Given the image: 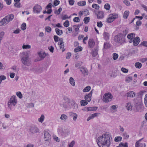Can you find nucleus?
<instances>
[{
	"label": "nucleus",
	"instance_id": "obj_1",
	"mask_svg": "<svg viewBox=\"0 0 147 147\" xmlns=\"http://www.w3.org/2000/svg\"><path fill=\"white\" fill-rule=\"evenodd\" d=\"M110 136L108 134H104L98 138L97 144L99 147H109L111 144Z\"/></svg>",
	"mask_w": 147,
	"mask_h": 147
},
{
	"label": "nucleus",
	"instance_id": "obj_2",
	"mask_svg": "<svg viewBox=\"0 0 147 147\" xmlns=\"http://www.w3.org/2000/svg\"><path fill=\"white\" fill-rule=\"evenodd\" d=\"M22 56L21 58L22 63L27 66H30L31 65V61L28 53L23 52L22 53Z\"/></svg>",
	"mask_w": 147,
	"mask_h": 147
},
{
	"label": "nucleus",
	"instance_id": "obj_3",
	"mask_svg": "<svg viewBox=\"0 0 147 147\" xmlns=\"http://www.w3.org/2000/svg\"><path fill=\"white\" fill-rule=\"evenodd\" d=\"M14 15L13 14H10L6 16L4 18L0 21V26H5L13 19Z\"/></svg>",
	"mask_w": 147,
	"mask_h": 147
},
{
	"label": "nucleus",
	"instance_id": "obj_4",
	"mask_svg": "<svg viewBox=\"0 0 147 147\" xmlns=\"http://www.w3.org/2000/svg\"><path fill=\"white\" fill-rule=\"evenodd\" d=\"M114 40L117 43L121 44L125 42V36L122 33H119L114 37Z\"/></svg>",
	"mask_w": 147,
	"mask_h": 147
},
{
	"label": "nucleus",
	"instance_id": "obj_5",
	"mask_svg": "<svg viewBox=\"0 0 147 147\" xmlns=\"http://www.w3.org/2000/svg\"><path fill=\"white\" fill-rule=\"evenodd\" d=\"M70 102L71 100L69 98L66 97H65L63 98L62 102L60 103V105L65 109H70L71 107Z\"/></svg>",
	"mask_w": 147,
	"mask_h": 147
},
{
	"label": "nucleus",
	"instance_id": "obj_6",
	"mask_svg": "<svg viewBox=\"0 0 147 147\" xmlns=\"http://www.w3.org/2000/svg\"><path fill=\"white\" fill-rule=\"evenodd\" d=\"M16 96H12L8 102V107L11 109V105L15 106L17 103V100L16 99Z\"/></svg>",
	"mask_w": 147,
	"mask_h": 147
},
{
	"label": "nucleus",
	"instance_id": "obj_7",
	"mask_svg": "<svg viewBox=\"0 0 147 147\" xmlns=\"http://www.w3.org/2000/svg\"><path fill=\"white\" fill-rule=\"evenodd\" d=\"M113 96L110 93H106L104 95L103 100L105 102H108L111 100Z\"/></svg>",
	"mask_w": 147,
	"mask_h": 147
},
{
	"label": "nucleus",
	"instance_id": "obj_8",
	"mask_svg": "<svg viewBox=\"0 0 147 147\" xmlns=\"http://www.w3.org/2000/svg\"><path fill=\"white\" fill-rule=\"evenodd\" d=\"M118 17L117 15L116 14H112L109 15V17L106 20V21L108 23L112 22Z\"/></svg>",
	"mask_w": 147,
	"mask_h": 147
},
{
	"label": "nucleus",
	"instance_id": "obj_9",
	"mask_svg": "<svg viewBox=\"0 0 147 147\" xmlns=\"http://www.w3.org/2000/svg\"><path fill=\"white\" fill-rule=\"evenodd\" d=\"M42 9V8L41 6L38 4H36L34 7L33 8V12L34 13H39Z\"/></svg>",
	"mask_w": 147,
	"mask_h": 147
},
{
	"label": "nucleus",
	"instance_id": "obj_10",
	"mask_svg": "<svg viewBox=\"0 0 147 147\" xmlns=\"http://www.w3.org/2000/svg\"><path fill=\"white\" fill-rule=\"evenodd\" d=\"M59 42H58V45H59V47L60 49L62 50V51L64 52L65 50V49L64 48V43L63 42V38H61L59 39Z\"/></svg>",
	"mask_w": 147,
	"mask_h": 147
},
{
	"label": "nucleus",
	"instance_id": "obj_11",
	"mask_svg": "<svg viewBox=\"0 0 147 147\" xmlns=\"http://www.w3.org/2000/svg\"><path fill=\"white\" fill-rule=\"evenodd\" d=\"M29 70L34 73H41L42 71V69L41 68H38L36 67L30 68Z\"/></svg>",
	"mask_w": 147,
	"mask_h": 147
},
{
	"label": "nucleus",
	"instance_id": "obj_12",
	"mask_svg": "<svg viewBox=\"0 0 147 147\" xmlns=\"http://www.w3.org/2000/svg\"><path fill=\"white\" fill-rule=\"evenodd\" d=\"M44 139L45 141H49L51 139V136L48 131H45Z\"/></svg>",
	"mask_w": 147,
	"mask_h": 147
},
{
	"label": "nucleus",
	"instance_id": "obj_13",
	"mask_svg": "<svg viewBox=\"0 0 147 147\" xmlns=\"http://www.w3.org/2000/svg\"><path fill=\"white\" fill-rule=\"evenodd\" d=\"M70 105V109L72 108L74 109H77L78 108L77 104L76 103L75 101L73 99L71 100Z\"/></svg>",
	"mask_w": 147,
	"mask_h": 147
},
{
	"label": "nucleus",
	"instance_id": "obj_14",
	"mask_svg": "<svg viewBox=\"0 0 147 147\" xmlns=\"http://www.w3.org/2000/svg\"><path fill=\"white\" fill-rule=\"evenodd\" d=\"M30 132L32 134L38 132L39 131V129L38 128L34 125L32 126L30 129Z\"/></svg>",
	"mask_w": 147,
	"mask_h": 147
},
{
	"label": "nucleus",
	"instance_id": "obj_15",
	"mask_svg": "<svg viewBox=\"0 0 147 147\" xmlns=\"http://www.w3.org/2000/svg\"><path fill=\"white\" fill-rule=\"evenodd\" d=\"M95 14L97 16L98 19H102L104 18V13L102 11H100L98 12L97 13L95 11Z\"/></svg>",
	"mask_w": 147,
	"mask_h": 147
},
{
	"label": "nucleus",
	"instance_id": "obj_16",
	"mask_svg": "<svg viewBox=\"0 0 147 147\" xmlns=\"http://www.w3.org/2000/svg\"><path fill=\"white\" fill-rule=\"evenodd\" d=\"M140 42V39L139 37L137 36L134 38L132 40L134 45L136 46H137Z\"/></svg>",
	"mask_w": 147,
	"mask_h": 147
},
{
	"label": "nucleus",
	"instance_id": "obj_17",
	"mask_svg": "<svg viewBox=\"0 0 147 147\" xmlns=\"http://www.w3.org/2000/svg\"><path fill=\"white\" fill-rule=\"evenodd\" d=\"M103 36L104 39L105 40L107 41L109 40L110 35L109 33L104 32L103 34Z\"/></svg>",
	"mask_w": 147,
	"mask_h": 147
},
{
	"label": "nucleus",
	"instance_id": "obj_18",
	"mask_svg": "<svg viewBox=\"0 0 147 147\" xmlns=\"http://www.w3.org/2000/svg\"><path fill=\"white\" fill-rule=\"evenodd\" d=\"M92 90L91 92L85 95L84 97L85 100L88 102H90L91 100V97L92 95Z\"/></svg>",
	"mask_w": 147,
	"mask_h": 147
},
{
	"label": "nucleus",
	"instance_id": "obj_19",
	"mask_svg": "<svg viewBox=\"0 0 147 147\" xmlns=\"http://www.w3.org/2000/svg\"><path fill=\"white\" fill-rule=\"evenodd\" d=\"M88 44L89 47L90 48H92L95 45V42L93 39H90L89 40Z\"/></svg>",
	"mask_w": 147,
	"mask_h": 147
},
{
	"label": "nucleus",
	"instance_id": "obj_20",
	"mask_svg": "<svg viewBox=\"0 0 147 147\" xmlns=\"http://www.w3.org/2000/svg\"><path fill=\"white\" fill-rule=\"evenodd\" d=\"M135 93L133 91H130L127 92L126 94V96L127 97L133 98L135 96Z\"/></svg>",
	"mask_w": 147,
	"mask_h": 147
},
{
	"label": "nucleus",
	"instance_id": "obj_21",
	"mask_svg": "<svg viewBox=\"0 0 147 147\" xmlns=\"http://www.w3.org/2000/svg\"><path fill=\"white\" fill-rule=\"evenodd\" d=\"M135 37V34L134 33H131L129 34L127 36V38L131 40V41H129V42L131 43L132 42V40L134 39V38Z\"/></svg>",
	"mask_w": 147,
	"mask_h": 147
},
{
	"label": "nucleus",
	"instance_id": "obj_22",
	"mask_svg": "<svg viewBox=\"0 0 147 147\" xmlns=\"http://www.w3.org/2000/svg\"><path fill=\"white\" fill-rule=\"evenodd\" d=\"M80 71L84 74V76L87 75L88 74V70L85 68H81Z\"/></svg>",
	"mask_w": 147,
	"mask_h": 147
},
{
	"label": "nucleus",
	"instance_id": "obj_23",
	"mask_svg": "<svg viewBox=\"0 0 147 147\" xmlns=\"http://www.w3.org/2000/svg\"><path fill=\"white\" fill-rule=\"evenodd\" d=\"M97 107H87L85 108V111H95L97 109Z\"/></svg>",
	"mask_w": 147,
	"mask_h": 147
},
{
	"label": "nucleus",
	"instance_id": "obj_24",
	"mask_svg": "<svg viewBox=\"0 0 147 147\" xmlns=\"http://www.w3.org/2000/svg\"><path fill=\"white\" fill-rule=\"evenodd\" d=\"M100 114V113H95L92 114L91 116H89L87 119V121H89L91 119H93L94 117H96L98 116V115Z\"/></svg>",
	"mask_w": 147,
	"mask_h": 147
},
{
	"label": "nucleus",
	"instance_id": "obj_25",
	"mask_svg": "<svg viewBox=\"0 0 147 147\" xmlns=\"http://www.w3.org/2000/svg\"><path fill=\"white\" fill-rule=\"evenodd\" d=\"M57 131L59 134L63 136H66L63 131V129L62 128H59L57 130Z\"/></svg>",
	"mask_w": 147,
	"mask_h": 147
},
{
	"label": "nucleus",
	"instance_id": "obj_26",
	"mask_svg": "<svg viewBox=\"0 0 147 147\" xmlns=\"http://www.w3.org/2000/svg\"><path fill=\"white\" fill-rule=\"evenodd\" d=\"M125 106L127 110L131 111L132 110L133 105H131L130 102H129L127 103Z\"/></svg>",
	"mask_w": 147,
	"mask_h": 147
},
{
	"label": "nucleus",
	"instance_id": "obj_27",
	"mask_svg": "<svg viewBox=\"0 0 147 147\" xmlns=\"http://www.w3.org/2000/svg\"><path fill=\"white\" fill-rule=\"evenodd\" d=\"M98 48H95L94 49V50L92 51V55L93 57H96L97 55L98 54Z\"/></svg>",
	"mask_w": 147,
	"mask_h": 147
},
{
	"label": "nucleus",
	"instance_id": "obj_28",
	"mask_svg": "<svg viewBox=\"0 0 147 147\" xmlns=\"http://www.w3.org/2000/svg\"><path fill=\"white\" fill-rule=\"evenodd\" d=\"M55 31L57 34L59 36L61 35L63 33L62 30H60L58 28H55Z\"/></svg>",
	"mask_w": 147,
	"mask_h": 147
},
{
	"label": "nucleus",
	"instance_id": "obj_29",
	"mask_svg": "<svg viewBox=\"0 0 147 147\" xmlns=\"http://www.w3.org/2000/svg\"><path fill=\"white\" fill-rule=\"evenodd\" d=\"M39 57L42 58V59H43L46 57V53L45 52H39L38 53Z\"/></svg>",
	"mask_w": 147,
	"mask_h": 147
},
{
	"label": "nucleus",
	"instance_id": "obj_30",
	"mask_svg": "<svg viewBox=\"0 0 147 147\" xmlns=\"http://www.w3.org/2000/svg\"><path fill=\"white\" fill-rule=\"evenodd\" d=\"M60 118L61 120L65 121L67 119L68 117L66 115L63 114L61 115Z\"/></svg>",
	"mask_w": 147,
	"mask_h": 147
},
{
	"label": "nucleus",
	"instance_id": "obj_31",
	"mask_svg": "<svg viewBox=\"0 0 147 147\" xmlns=\"http://www.w3.org/2000/svg\"><path fill=\"white\" fill-rule=\"evenodd\" d=\"M82 48L80 46H78L76 47L74 50V52L76 53L79 51H82Z\"/></svg>",
	"mask_w": 147,
	"mask_h": 147
},
{
	"label": "nucleus",
	"instance_id": "obj_32",
	"mask_svg": "<svg viewBox=\"0 0 147 147\" xmlns=\"http://www.w3.org/2000/svg\"><path fill=\"white\" fill-rule=\"evenodd\" d=\"M45 117L44 115L42 114L40 118L38 119V121L41 123H42L45 119Z\"/></svg>",
	"mask_w": 147,
	"mask_h": 147
},
{
	"label": "nucleus",
	"instance_id": "obj_33",
	"mask_svg": "<svg viewBox=\"0 0 147 147\" xmlns=\"http://www.w3.org/2000/svg\"><path fill=\"white\" fill-rule=\"evenodd\" d=\"M129 11H125L123 14V17L125 19H127L129 14Z\"/></svg>",
	"mask_w": 147,
	"mask_h": 147
},
{
	"label": "nucleus",
	"instance_id": "obj_34",
	"mask_svg": "<svg viewBox=\"0 0 147 147\" xmlns=\"http://www.w3.org/2000/svg\"><path fill=\"white\" fill-rule=\"evenodd\" d=\"M91 89L90 86H88L86 87L83 90V92H87L89 91Z\"/></svg>",
	"mask_w": 147,
	"mask_h": 147
},
{
	"label": "nucleus",
	"instance_id": "obj_35",
	"mask_svg": "<svg viewBox=\"0 0 147 147\" xmlns=\"http://www.w3.org/2000/svg\"><path fill=\"white\" fill-rule=\"evenodd\" d=\"M77 4L79 6H84L86 5V2L85 1H79L78 3Z\"/></svg>",
	"mask_w": 147,
	"mask_h": 147
},
{
	"label": "nucleus",
	"instance_id": "obj_36",
	"mask_svg": "<svg viewBox=\"0 0 147 147\" xmlns=\"http://www.w3.org/2000/svg\"><path fill=\"white\" fill-rule=\"evenodd\" d=\"M135 66L136 68L140 69L142 66V64L139 62H137L135 63Z\"/></svg>",
	"mask_w": 147,
	"mask_h": 147
},
{
	"label": "nucleus",
	"instance_id": "obj_37",
	"mask_svg": "<svg viewBox=\"0 0 147 147\" xmlns=\"http://www.w3.org/2000/svg\"><path fill=\"white\" fill-rule=\"evenodd\" d=\"M69 82L70 84L73 86L75 85V82L74 78L72 77H70L69 79Z\"/></svg>",
	"mask_w": 147,
	"mask_h": 147
},
{
	"label": "nucleus",
	"instance_id": "obj_38",
	"mask_svg": "<svg viewBox=\"0 0 147 147\" xmlns=\"http://www.w3.org/2000/svg\"><path fill=\"white\" fill-rule=\"evenodd\" d=\"M45 31L50 33L51 31V28L50 26H46L45 28Z\"/></svg>",
	"mask_w": 147,
	"mask_h": 147
},
{
	"label": "nucleus",
	"instance_id": "obj_39",
	"mask_svg": "<svg viewBox=\"0 0 147 147\" xmlns=\"http://www.w3.org/2000/svg\"><path fill=\"white\" fill-rule=\"evenodd\" d=\"M90 18L88 17H86L84 18V21L85 24H87L90 21Z\"/></svg>",
	"mask_w": 147,
	"mask_h": 147
},
{
	"label": "nucleus",
	"instance_id": "obj_40",
	"mask_svg": "<svg viewBox=\"0 0 147 147\" xmlns=\"http://www.w3.org/2000/svg\"><path fill=\"white\" fill-rule=\"evenodd\" d=\"M92 7L97 10L98 9L100 8V6L98 5L95 3L92 5Z\"/></svg>",
	"mask_w": 147,
	"mask_h": 147
},
{
	"label": "nucleus",
	"instance_id": "obj_41",
	"mask_svg": "<svg viewBox=\"0 0 147 147\" xmlns=\"http://www.w3.org/2000/svg\"><path fill=\"white\" fill-rule=\"evenodd\" d=\"M122 139V138L121 136H117L115 138V142H117L121 141Z\"/></svg>",
	"mask_w": 147,
	"mask_h": 147
},
{
	"label": "nucleus",
	"instance_id": "obj_42",
	"mask_svg": "<svg viewBox=\"0 0 147 147\" xmlns=\"http://www.w3.org/2000/svg\"><path fill=\"white\" fill-rule=\"evenodd\" d=\"M81 105L82 106H85L86 105L88 102L86 101V100H82L80 101Z\"/></svg>",
	"mask_w": 147,
	"mask_h": 147
},
{
	"label": "nucleus",
	"instance_id": "obj_43",
	"mask_svg": "<svg viewBox=\"0 0 147 147\" xmlns=\"http://www.w3.org/2000/svg\"><path fill=\"white\" fill-rule=\"evenodd\" d=\"M104 7L106 9L109 10L110 8V5L108 3H106L104 5Z\"/></svg>",
	"mask_w": 147,
	"mask_h": 147
},
{
	"label": "nucleus",
	"instance_id": "obj_44",
	"mask_svg": "<svg viewBox=\"0 0 147 147\" xmlns=\"http://www.w3.org/2000/svg\"><path fill=\"white\" fill-rule=\"evenodd\" d=\"M4 35V32H2L0 33V44L1 43V40H2Z\"/></svg>",
	"mask_w": 147,
	"mask_h": 147
},
{
	"label": "nucleus",
	"instance_id": "obj_45",
	"mask_svg": "<svg viewBox=\"0 0 147 147\" xmlns=\"http://www.w3.org/2000/svg\"><path fill=\"white\" fill-rule=\"evenodd\" d=\"M118 57V55L116 53H114L113 54V58L114 60L117 59Z\"/></svg>",
	"mask_w": 147,
	"mask_h": 147
},
{
	"label": "nucleus",
	"instance_id": "obj_46",
	"mask_svg": "<svg viewBox=\"0 0 147 147\" xmlns=\"http://www.w3.org/2000/svg\"><path fill=\"white\" fill-rule=\"evenodd\" d=\"M26 24L25 23H23L21 25V29L23 30H24L26 29Z\"/></svg>",
	"mask_w": 147,
	"mask_h": 147
},
{
	"label": "nucleus",
	"instance_id": "obj_47",
	"mask_svg": "<svg viewBox=\"0 0 147 147\" xmlns=\"http://www.w3.org/2000/svg\"><path fill=\"white\" fill-rule=\"evenodd\" d=\"M110 47V44L107 42L104 43V49H107Z\"/></svg>",
	"mask_w": 147,
	"mask_h": 147
},
{
	"label": "nucleus",
	"instance_id": "obj_48",
	"mask_svg": "<svg viewBox=\"0 0 147 147\" xmlns=\"http://www.w3.org/2000/svg\"><path fill=\"white\" fill-rule=\"evenodd\" d=\"M6 78L5 76L3 75H1L0 76V84L1 83L2 81L6 79Z\"/></svg>",
	"mask_w": 147,
	"mask_h": 147
},
{
	"label": "nucleus",
	"instance_id": "obj_49",
	"mask_svg": "<svg viewBox=\"0 0 147 147\" xmlns=\"http://www.w3.org/2000/svg\"><path fill=\"white\" fill-rule=\"evenodd\" d=\"M16 95L20 98H22V95L20 92H18L16 93Z\"/></svg>",
	"mask_w": 147,
	"mask_h": 147
},
{
	"label": "nucleus",
	"instance_id": "obj_50",
	"mask_svg": "<svg viewBox=\"0 0 147 147\" xmlns=\"http://www.w3.org/2000/svg\"><path fill=\"white\" fill-rule=\"evenodd\" d=\"M63 25L64 26L66 27H68L69 25V22L67 20H66L64 22Z\"/></svg>",
	"mask_w": 147,
	"mask_h": 147
},
{
	"label": "nucleus",
	"instance_id": "obj_51",
	"mask_svg": "<svg viewBox=\"0 0 147 147\" xmlns=\"http://www.w3.org/2000/svg\"><path fill=\"white\" fill-rule=\"evenodd\" d=\"M31 48V46L29 45H23L22 46L23 49H30Z\"/></svg>",
	"mask_w": 147,
	"mask_h": 147
},
{
	"label": "nucleus",
	"instance_id": "obj_52",
	"mask_svg": "<svg viewBox=\"0 0 147 147\" xmlns=\"http://www.w3.org/2000/svg\"><path fill=\"white\" fill-rule=\"evenodd\" d=\"M123 136L125 139H127L129 137V135H128L125 132L123 133Z\"/></svg>",
	"mask_w": 147,
	"mask_h": 147
},
{
	"label": "nucleus",
	"instance_id": "obj_53",
	"mask_svg": "<svg viewBox=\"0 0 147 147\" xmlns=\"http://www.w3.org/2000/svg\"><path fill=\"white\" fill-rule=\"evenodd\" d=\"M73 21L75 22H78L80 21V19L78 17H75L73 19Z\"/></svg>",
	"mask_w": 147,
	"mask_h": 147
},
{
	"label": "nucleus",
	"instance_id": "obj_54",
	"mask_svg": "<svg viewBox=\"0 0 147 147\" xmlns=\"http://www.w3.org/2000/svg\"><path fill=\"white\" fill-rule=\"evenodd\" d=\"M123 2L127 6H129L130 5L129 2L127 0H124Z\"/></svg>",
	"mask_w": 147,
	"mask_h": 147
},
{
	"label": "nucleus",
	"instance_id": "obj_55",
	"mask_svg": "<svg viewBox=\"0 0 147 147\" xmlns=\"http://www.w3.org/2000/svg\"><path fill=\"white\" fill-rule=\"evenodd\" d=\"M48 48L51 52L52 53L53 52L54 49L53 47L52 46H50L48 47Z\"/></svg>",
	"mask_w": 147,
	"mask_h": 147
},
{
	"label": "nucleus",
	"instance_id": "obj_56",
	"mask_svg": "<svg viewBox=\"0 0 147 147\" xmlns=\"http://www.w3.org/2000/svg\"><path fill=\"white\" fill-rule=\"evenodd\" d=\"M54 41L55 42H57L59 40V37L56 35H55L54 36Z\"/></svg>",
	"mask_w": 147,
	"mask_h": 147
},
{
	"label": "nucleus",
	"instance_id": "obj_57",
	"mask_svg": "<svg viewBox=\"0 0 147 147\" xmlns=\"http://www.w3.org/2000/svg\"><path fill=\"white\" fill-rule=\"evenodd\" d=\"M121 70L123 73H126L128 72V69L124 67H122L121 68Z\"/></svg>",
	"mask_w": 147,
	"mask_h": 147
},
{
	"label": "nucleus",
	"instance_id": "obj_58",
	"mask_svg": "<svg viewBox=\"0 0 147 147\" xmlns=\"http://www.w3.org/2000/svg\"><path fill=\"white\" fill-rule=\"evenodd\" d=\"M132 80V78L131 77H128L126 79L125 81L126 82H129Z\"/></svg>",
	"mask_w": 147,
	"mask_h": 147
},
{
	"label": "nucleus",
	"instance_id": "obj_59",
	"mask_svg": "<svg viewBox=\"0 0 147 147\" xmlns=\"http://www.w3.org/2000/svg\"><path fill=\"white\" fill-rule=\"evenodd\" d=\"M144 103L146 107H147V94H146L145 96Z\"/></svg>",
	"mask_w": 147,
	"mask_h": 147
},
{
	"label": "nucleus",
	"instance_id": "obj_60",
	"mask_svg": "<svg viewBox=\"0 0 147 147\" xmlns=\"http://www.w3.org/2000/svg\"><path fill=\"white\" fill-rule=\"evenodd\" d=\"M71 55V54L70 53H68L66 54V59H69Z\"/></svg>",
	"mask_w": 147,
	"mask_h": 147
},
{
	"label": "nucleus",
	"instance_id": "obj_61",
	"mask_svg": "<svg viewBox=\"0 0 147 147\" xmlns=\"http://www.w3.org/2000/svg\"><path fill=\"white\" fill-rule=\"evenodd\" d=\"M97 25L98 27L101 28L103 24L102 22H97Z\"/></svg>",
	"mask_w": 147,
	"mask_h": 147
},
{
	"label": "nucleus",
	"instance_id": "obj_62",
	"mask_svg": "<svg viewBox=\"0 0 147 147\" xmlns=\"http://www.w3.org/2000/svg\"><path fill=\"white\" fill-rule=\"evenodd\" d=\"M143 139V138L139 140L135 144V147H139L138 145L139 144L140 142L141 141V140Z\"/></svg>",
	"mask_w": 147,
	"mask_h": 147
},
{
	"label": "nucleus",
	"instance_id": "obj_63",
	"mask_svg": "<svg viewBox=\"0 0 147 147\" xmlns=\"http://www.w3.org/2000/svg\"><path fill=\"white\" fill-rule=\"evenodd\" d=\"M60 1L57 0H54V4L55 6H57L59 4Z\"/></svg>",
	"mask_w": 147,
	"mask_h": 147
},
{
	"label": "nucleus",
	"instance_id": "obj_64",
	"mask_svg": "<svg viewBox=\"0 0 147 147\" xmlns=\"http://www.w3.org/2000/svg\"><path fill=\"white\" fill-rule=\"evenodd\" d=\"M75 1L74 0H69V4L70 5H73Z\"/></svg>",
	"mask_w": 147,
	"mask_h": 147
}]
</instances>
